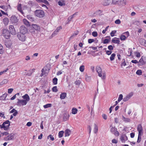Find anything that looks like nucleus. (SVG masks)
I'll list each match as a JSON object with an SVG mask.
<instances>
[{
    "label": "nucleus",
    "instance_id": "18",
    "mask_svg": "<svg viewBox=\"0 0 146 146\" xmlns=\"http://www.w3.org/2000/svg\"><path fill=\"white\" fill-rule=\"evenodd\" d=\"M17 9L21 13L22 15L24 13L22 9L21 4V3H19L18 4Z\"/></svg>",
    "mask_w": 146,
    "mask_h": 146
},
{
    "label": "nucleus",
    "instance_id": "52",
    "mask_svg": "<svg viewBox=\"0 0 146 146\" xmlns=\"http://www.w3.org/2000/svg\"><path fill=\"white\" fill-rule=\"evenodd\" d=\"M123 34L125 35L126 36L127 38L129 36V34L128 31L124 32Z\"/></svg>",
    "mask_w": 146,
    "mask_h": 146
},
{
    "label": "nucleus",
    "instance_id": "23",
    "mask_svg": "<svg viewBox=\"0 0 146 146\" xmlns=\"http://www.w3.org/2000/svg\"><path fill=\"white\" fill-rule=\"evenodd\" d=\"M58 1V4L59 5L62 6L65 5V3L64 0H57Z\"/></svg>",
    "mask_w": 146,
    "mask_h": 146
},
{
    "label": "nucleus",
    "instance_id": "59",
    "mask_svg": "<svg viewBox=\"0 0 146 146\" xmlns=\"http://www.w3.org/2000/svg\"><path fill=\"white\" fill-rule=\"evenodd\" d=\"M102 116L103 118L104 119L106 120L107 119V116L105 114H103L102 115Z\"/></svg>",
    "mask_w": 146,
    "mask_h": 146
},
{
    "label": "nucleus",
    "instance_id": "3",
    "mask_svg": "<svg viewBox=\"0 0 146 146\" xmlns=\"http://www.w3.org/2000/svg\"><path fill=\"white\" fill-rule=\"evenodd\" d=\"M2 35L6 39H9L10 37V34L7 29H3Z\"/></svg>",
    "mask_w": 146,
    "mask_h": 146
},
{
    "label": "nucleus",
    "instance_id": "20",
    "mask_svg": "<svg viewBox=\"0 0 146 146\" xmlns=\"http://www.w3.org/2000/svg\"><path fill=\"white\" fill-rule=\"evenodd\" d=\"M3 22L5 26L7 25L9 23V19L5 17L3 19Z\"/></svg>",
    "mask_w": 146,
    "mask_h": 146
},
{
    "label": "nucleus",
    "instance_id": "27",
    "mask_svg": "<svg viewBox=\"0 0 146 146\" xmlns=\"http://www.w3.org/2000/svg\"><path fill=\"white\" fill-rule=\"evenodd\" d=\"M46 71H47V70H44V68H43L42 70L41 76L43 75L44 76H46L47 75L48 72H48H46Z\"/></svg>",
    "mask_w": 146,
    "mask_h": 146
},
{
    "label": "nucleus",
    "instance_id": "32",
    "mask_svg": "<svg viewBox=\"0 0 146 146\" xmlns=\"http://www.w3.org/2000/svg\"><path fill=\"white\" fill-rule=\"evenodd\" d=\"M115 56V53H113L111 55L110 57V59L111 61L113 60Z\"/></svg>",
    "mask_w": 146,
    "mask_h": 146
},
{
    "label": "nucleus",
    "instance_id": "38",
    "mask_svg": "<svg viewBox=\"0 0 146 146\" xmlns=\"http://www.w3.org/2000/svg\"><path fill=\"white\" fill-rule=\"evenodd\" d=\"M58 79L56 78H54L52 80L53 83L54 85H56L57 83Z\"/></svg>",
    "mask_w": 146,
    "mask_h": 146
},
{
    "label": "nucleus",
    "instance_id": "64",
    "mask_svg": "<svg viewBox=\"0 0 146 146\" xmlns=\"http://www.w3.org/2000/svg\"><path fill=\"white\" fill-rule=\"evenodd\" d=\"M112 142L113 143L116 144L117 143V141L115 139H113L112 141Z\"/></svg>",
    "mask_w": 146,
    "mask_h": 146
},
{
    "label": "nucleus",
    "instance_id": "48",
    "mask_svg": "<svg viewBox=\"0 0 146 146\" xmlns=\"http://www.w3.org/2000/svg\"><path fill=\"white\" fill-rule=\"evenodd\" d=\"M115 23L116 24L119 25L121 23V22L119 19H118L115 21Z\"/></svg>",
    "mask_w": 146,
    "mask_h": 146
},
{
    "label": "nucleus",
    "instance_id": "4",
    "mask_svg": "<svg viewBox=\"0 0 146 146\" xmlns=\"http://www.w3.org/2000/svg\"><path fill=\"white\" fill-rule=\"evenodd\" d=\"M35 15L39 18L42 17L44 15V11L41 10H36L35 11Z\"/></svg>",
    "mask_w": 146,
    "mask_h": 146
},
{
    "label": "nucleus",
    "instance_id": "45",
    "mask_svg": "<svg viewBox=\"0 0 146 146\" xmlns=\"http://www.w3.org/2000/svg\"><path fill=\"white\" fill-rule=\"evenodd\" d=\"M50 138V139L52 141H53L54 140V137H53V136L51 135H49L47 137V139H48L49 138Z\"/></svg>",
    "mask_w": 146,
    "mask_h": 146
},
{
    "label": "nucleus",
    "instance_id": "57",
    "mask_svg": "<svg viewBox=\"0 0 146 146\" xmlns=\"http://www.w3.org/2000/svg\"><path fill=\"white\" fill-rule=\"evenodd\" d=\"M9 134L8 132L7 131L5 132H4L2 133L1 134V135H2L3 136L4 135H7Z\"/></svg>",
    "mask_w": 146,
    "mask_h": 146
},
{
    "label": "nucleus",
    "instance_id": "5",
    "mask_svg": "<svg viewBox=\"0 0 146 146\" xmlns=\"http://www.w3.org/2000/svg\"><path fill=\"white\" fill-rule=\"evenodd\" d=\"M10 20L12 24L15 25H17L18 19L15 15H12L10 18Z\"/></svg>",
    "mask_w": 146,
    "mask_h": 146
},
{
    "label": "nucleus",
    "instance_id": "16",
    "mask_svg": "<svg viewBox=\"0 0 146 146\" xmlns=\"http://www.w3.org/2000/svg\"><path fill=\"white\" fill-rule=\"evenodd\" d=\"M32 26L36 30L38 31H40V28L38 25L36 24H32Z\"/></svg>",
    "mask_w": 146,
    "mask_h": 146
},
{
    "label": "nucleus",
    "instance_id": "17",
    "mask_svg": "<svg viewBox=\"0 0 146 146\" xmlns=\"http://www.w3.org/2000/svg\"><path fill=\"white\" fill-rule=\"evenodd\" d=\"M22 97L25 99L24 100L26 101L27 102H29L30 100L29 97L27 94H26L25 95L22 96Z\"/></svg>",
    "mask_w": 146,
    "mask_h": 146
},
{
    "label": "nucleus",
    "instance_id": "46",
    "mask_svg": "<svg viewBox=\"0 0 146 146\" xmlns=\"http://www.w3.org/2000/svg\"><path fill=\"white\" fill-rule=\"evenodd\" d=\"M84 66L83 65L81 66L80 67V70L81 72L84 71Z\"/></svg>",
    "mask_w": 146,
    "mask_h": 146
},
{
    "label": "nucleus",
    "instance_id": "29",
    "mask_svg": "<svg viewBox=\"0 0 146 146\" xmlns=\"http://www.w3.org/2000/svg\"><path fill=\"white\" fill-rule=\"evenodd\" d=\"M66 96V93L64 92L62 93L60 95V98L62 99H64Z\"/></svg>",
    "mask_w": 146,
    "mask_h": 146
},
{
    "label": "nucleus",
    "instance_id": "39",
    "mask_svg": "<svg viewBox=\"0 0 146 146\" xmlns=\"http://www.w3.org/2000/svg\"><path fill=\"white\" fill-rule=\"evenodd\" d=\"M94 133H96L98 132V127L96 124H94Z\"/></svg>",
    "mask_w": 146,
    "mask_h": 146
},
{
    "label": "nucleus",
    "instance_id": "61",
    "mask_svg": "<svg viewBox=\"0 0 146 146\" xmlns=\"http://www.w3.org/2000/svg\"><path fill=\"white\" fill-rule=\"evenodd\" d=\"M0 116L3 118H5V117L4 116V113H2L0 112Z\"/></svg>",
    "mask_w": 146,
    "mask_h": 146
},
{
    "label": "nucleus",
    "instance_id": "60",
    "mask_svg": "<svg viewBox=\"0 0 146 146\" xmlns=\"http://www.w3.org/2000/svg\"><path fill=\"white\" fill-rule=\"evenodd\" d=\"M13 88H10L8 90V93L9 94H11L13 91Z\"/></svg>",
    "mask_w": 146,
    "mask_h": 146
},
{
    "label": "nucleus",
    "instance_id": "26",
    "mask_svg": "<svg viewBox=\"0 0 146 146\" xmlns=\"http://www.w3.org/2000/svg\"><path fill=\"white\" fill-rule=\"evenodd\" d=\"M13 115L14 116H16L18 114V113L17 110L15 109H13L9 112L10 113H13Z\"/></svg>",
    "mask_w": 146,
    "mask_h": 146
},
{
    "label": "nucleus",
    "instance_id": "15",
    "mask_svg": "<svg viewBox=\"0 0 146 146\" xmlns=\"http://www.w3.org/2000/svg\"><path fill=\"white\" fill-rule=\"evenodd\" d=\"M120 139L122 142L125 143L127 140L128 138L126 135H123L121 136Z\"/></svg>",
    "mask_w": 146,
    "mask_h": 146
},
{
    "label": "nucleus",
    "instance_id": "1",
    "mask_svg": "<svg viewBox=\"0 0 146 146\" xmlns=\"http://www.w3.org/2000/svg\"><path fill=\"white\" fill-rule=\"evenodd\" d=\"M96 71L98 74V76L101 77L102 79H104L106 78V74L104 72H102L101 68L99 66L96 67Z\"/></svg>",
    "mask_w": 146,
    "mask_h": 146
},
{
    "label": "nucleus",
    "instance_id": "6",
    "mask_svg": "<svg viewBox=\"0 0 146 146\" xmlns=\"http://www.w3.org/2000/svg\"><path fill=\"white\" fill-rule=\"evenodd\" d=\"M10 125V122L7 120L3 123V129L5 131H7L9 129V126Z\"/></svg>",
    "mask_w": 146,
    "mask_h": 146
},
{
    "label": "nucleus",
    "instance_id": "42",
    "mask_svg": "<svg viewBox=\"0 0 146 146\" xmlns=\"http://www.w3.org/2000/svg\"><path fill=\"white\" fill-rule=\"evenodd\" d=\"M123 96L122 94H120L119 97L118 99V102H120L123 99Z\"/></svg>",
    "mask_w": 146,
    "mask_h": 146
},
{
    "label": "nucleus",
    "instance_id": "11",
    "mask_svg": "<svg viewBox=\"0 0 146 146\" xmlns=\"http://www.w3.org/2000/svg\"><path fill=\"white\" fill-rule=\"evenodd\" d=\"M20 33L22 34H25L27 33V28L24 26H23L20 28Z\"/></svg>",
    "mask_w": 146,
    "mask_h": 146
},
{
    "label": "nucleus",
    "instance_id": "53",
    "mask_svg": "<svg viewBox=\"0 0 146 146\" xmlns=\"http://www.w3.org/2000/svg\"><path fill=\"white\" fill-rule=\"evenodd\" d=\"M95 41L94 39H89L88 40V42L89 43H91Z\"/></svg>",
    "mask_w": 146,
    "mask_h": 146
},
{
    "label": "nucleus",
    "instance_id": "14",
    "mask_svg": "<svg viewBox=\"0 0 146 146\" xmlns=\"http://www.w3.org/2000/svg\"><path fill=\"white\" fill-rule=\"evenodd\" d=\"M19 40L23 42L25 40V36L24 34L19 35H17Z\"/></svg>",
    "mask_w": 146,
    "mask_h": 146
},
{
    "label": "nucleus",
    "instance_id": "34",
    "mask_svg": "<svg viewBox=\"0 0 146 146\" xmlns=\"http://www.w3.org/2000/svg\"><path fill=\"white\" fill-rule=\"evenodd\" d=\"M127 38L126 36L123 35H122L120 37V39L121 40H125Z\"/></svg>",
    "mask_w": 146,
    "mask_h": 146
},
{
    "label": "nucleus",
    "instance_id": "2",
    "mask_svg": "<svg viewBox=\"0 0 146 146\" xmlns=\"http://www.w3.org/2000/svg\"><path fill=\"white\" fill-rule=\"evenodd\" d=\"M111 3L122 6L126 5L127 1L125 0H112Z\"/></svg>",
    "mask_w": 146,
    "mask_h": 146
},
{
    "label": "nucleus",
    "instance_id": "56",
    "mask_svg": "<svg viewBox=\"0 0 146 146\" xmlns=\"http://www.w3.org/2000/svg\"><path fill=\"white\" fill-rule=\"evenodd\" d=\"M108 48L109 50H111V51L113 50V47L111 45L109 46H108Z\"/></svg>",
    "mask_w": 146,
    "mask_h": 146
},
{
    "label": "nucleus",
    "instance_id": "7",
    "mask_svg": "<svg viewBox=\"0 0 146 146\" xmlns=\"http://www.w3.org/2000/svg\"><path fill=\"white\" fill-rule=\"evenodd\" d=\"M137 130L138 131V135L142 136L143 134V129L141 124H139L137 126Z\"/></svg>",
    "mask_w": 146,
    "mask_h": 146
},
{
    "label": "nucleus",
    "instance_id": "63",
    "mask_svg": "<svg viewBox=\"0 0 146 146\" xmlns=\"http://www.w3.org/2000/svg\"><path fill=\"white\" fill-rule=\"evenodd\" d=\"M115 135L116 136H118L119 135V133L118 131H117V130L115 131V132L114 133Z\"/></svg>",
    "mask_w": 146,
    "mask_h": 146
},
{
    "label": "nucleus",
    "instance_id": "49",
    "mask_svg": "<svg viewBox=\"0 0 146 146\" xmlns=\"http://www.w3.org/2000/svg\"><path fill=\"white\" fill-rule=\"evenodd\" d=\"M136 73L138 75H141L142 74V72L141 70H137L136 72Z\"/></svg>",
    "mask_w": 146,
    "mask_h": 146
},
{
    "label": "nucleus",
    "instance_id": "51",
    "mask_svg": "<svg viewBox=\"0 0 146 146\" xmlns=\"http://www.w3.org/2000/svg\"><path fill=\"white\" fill-rule=\"evenodd\" d=\"M141 136L138 135V139L137 141V142L139 143L140 142L141 139Z\"/></svg>",
    "mask_w": 146,
    "mask_h": 146
},
{
    "label": "nucleus",
    "instance_id": "13",
    "mask_svg": "<svg viewBox=\"0 0 146 146\" xmlns=\"http://www.w3.org/2000/svg\"><path fill=\"white\" fill-rule=\"evenodd\" d=\"M62 28V27L61 26L57 27L56 30L52 33L51 35L53 37L56 35L58 34L59 31Z\"/></svg>",
    "mask_w": 146,
    "mask_h": 146
},
{
    "label": "nucleus",
    "instance_id": "22",
    "mask_svg": "<svg viewBox=\"0 0 146 146\" xmlns=\"http://www.w3.org/2000/svg\"><path fill=\"white\" fill-rule=\"evenodd\" d=\"M112 42L113 43L119 44L120 42V40L119 38H115L112 39Z\"/></svg>",
    "mask_w": 146,
    "mask_h": 146
},
{
    "label": "nucleus",
    "instance_id": "19",
    "mask_svg": "<svg viewBox=\"0 0 146 146\" xmlns=\"http://www.w3.org/2000/svg\"><path fill=\"white\" fill-rule=\"evenodd\" d=\"M110 2V0H104L102 2V4L104 5L107 6L109 5Z\"/></svg>",
    "mask_w": 146,
    "mask_h": 146
},
{
    "label": "nucleus",
    "instance_id": "50",
    "mask_svg": "<svg viewBox=\"0 0 146 146\" xmlns=\"http://www.w3.org/2000/svg\"><path fill=\"white\" fill-rule=\"evenodd\" d=\"M116 31L115 30L113 31L110 33V35L111 36H114V34L116 33Z\"/></svg>",
    "mask_w": 146,
    "mask_h": 146
},
{
    "label": "nucleus",
    "instance_id": "37",
    "mask_svg": "<svg viewBox=\"0 0 146 146\" xmlns=\"http://www.w3.org/2000/svg\"><path fill=\"white\" fill-rule=\"evenodd\" d=\"M64 131H60L58 133V137L59 138L62 137L63 135Z\"/></svg>",
    "mask_w": 146,
    "mask_h": 146
},
{
    "label": "nucleus",
    "instance_id": "21",
    "mask_svg": "<svg viewBox=\"0 0 146 146\" xmlns=\"http://www.w3.org/2000/svg\"><path fill=\"white\" fill-rule=\"evenodd\" d=\"M23 21L24 24H25L27 27H30L31 24L26 19H24L23 20Z\"/></svg>",
    "mask_w": 146,
    "mask_h": 146
},
{
    "label": "nucleus",
    "instance_id": "8",
    "mask_svg": "<svg viewBox=\"0 0 146 146\" xmlns=\"http://www.w3.org/2000/svg\"><path fill=\"white\" fill-rule=\"evenodd\" d=\"M17 105L19 106H25L26 105L27 103L26 101L24 100H20L19 99H18Z\"/></svg>",
    "mask_w": 146,
    "mask_h": 146
},
{
    "label": "nucleus",
    "instance_id": "31",
    "mask_svg": "<svg viewBox=\"0 0 146 146\" xmlns=\"http://www.w3.org/2000/svg\"><path fill=\"white\" fill-rule=\"evenodd\" d=\"M35 69H31L29 70L27 74V75L28 76H30L34 72V70Z\"/></svg>",
    "mask_w": 146,
    "mask_h": 146
},
{
    "label": "nucleus",
    "instance_id": "47",
    "mask_svg": "<svg viewBox=\"0 0 146 146\" xmlns=\"http://www.w3.org/2000/svg\"><path fill=\"white\" fill-rule=\"evenodd\" d=\"M57 87L56 86H55L52 88V90L53 92H56L58 91L57 89Z\"/></svg>",
    "mask_w": 146,
    "mask_h": 146
},
{
    "label": "nucleus",
    "instance_id": "54",
    "mask_svg": "<svg viewBox=\"0 0 146 146\" xmlns=\"http://www.w3.org/2000/svg\"><path fill=\"white\" fill-rule=\"evenodd\" d=\"M110 42V40L107 39H105L103 41V43L104 44L108 43Z\"/></svg>",
    "mask_w": 146,
    "mask_h": 146
},
{
    "label": "nucleus",
    "instance_id": "55",
    "mask_svg": "<svg viewBox=\"0 0 146 146\" xmlns=\"http://www.w3.org/2000/svg\"><path fill=\"white\" fill-rule=\"evenodd\" d=\"M92 35L94 37H96L98 35V33L94 31L92 33Z\"/></svg>",
    "mask_w": 146,
    "mask_h": 146
},
{
    "label": "nucleus",
    "instance_id": "10",
    "mask_svg": "<svg viewBox=\"0 0 146 146\" xmlns=\"http://www.w3.org/2000/svg\"><path fill=\"white\" fill-rule=\"evenodd\" d=\"M15 139V135L12 133L7 136L4 138V139L6 141H10L14 139Z\"/></svg>",
    "mask_w": 146,
    "mask_h": 146
},
{
    "label": "nucleus",
    "instance_id": "9",
    "mask_svg": "<svg viewBox=\"0 0 146 146\" xmlns=\"http://www.w3.org/2000/svg\"><path fill=\"white\" fill-rule=\"evenodd\" d=\"M9 31L10 33L13 35L16 34V32L14 26L12 25H10L9 26Z\"/></svg>",
    "mask_w": 146,
    "mask_h": 146
},
{
    "label": "nucleus",
    "instance_id": "25",
    "mask_svg": "<svg viewBox=\"0 0 146 146\" xmlns=\"http://www.w3.org/2000/svg\"><path fill=\"white\" fill-rule=\"evenodd\" d=\"M71 133V131L68 129H66L65 131V137L69 136Z\"/></svg>",
    "mask_w": 146,
    "mask_h": 146
},
{
    "label": "nucleus",
    "instance_id": "62",
    "mask_svg": "<svg viewBox=\"0 0 146 146\" xmlns=\"http://www.w3.org/2000/svg\"><path fill=\"white\" fill-rule=\"evenodd\" d=\"M139 62L141 63V65L143 64V58H141L139 60Z\"/></svg>",
    "mask_w": 146,
    "mask_h": 146
},
{
    "label": "nucleus",
    "instance_id": "35",
    "mask_svg": "<svg viewBox=\"0 0 146 146\" xmlns=\"http://www.w3.org/2000/svg\"><path fill=\"white\" fill-rule=\"evenodd\" d=\"M27 18L30 21H33L34 20V19L33 17L31 15H28L27 16Z\"/></svg>",
    "mask_w": 146,
    "mask_h": 146
},
{
    "label": "nucleus",
    "instance_id": "36",
    "mask_svg": "<svg viewBox=\"0 0 146 146\" xmlns=\"http://www.w3.org/2000/svg\"><path fill=\"white\" fill-rule=\"evenodd\" d=\"M77 110L76 108H73L72 110V113L75 114L77 113Z\"/></svg>",
    "mask_w": 146,
    "mask_h": 146
},
{
    "label": "nucleus",
    "instance_id": "58",
    "mask_svg": "<svg viewBox=\"0 0 146 146\" xmlns=\"http://www.w3.org/2000/svg\"><path fill=\"white\" fill-rule=\"evenodd\" d=\"M106 54L108 55L111 54L112 53V51L111 50H106Z\"/></svg>",
    "mask_w": 146,
    "mask_h": 146
},
{
    "label": "nucleus",
    "instance_id": "24",
    "mask_svg": "<svg viewBox=\"0 0 146 146\" xmlns=\"http://www.w3.org/2000/svg\"><path fill=\"white\" fill-rule=\"evenodd\" d=\"M69 117V114L66 113H65L64 114L63 116V119L64 121H66Z\"/></svg>",
    "mask_w": 146,
    "mask_h": 146
},
{
    "label": "nucleus",
    "instance_id": "41",
    "mask_svg": "<svg viewBox=\"0 0 146 146\" xmlns=\"http://www.w3.org/2000/svg\"><path fill=\"white\" fill-rule=\"evenodd\" d=\"M52 106V104H47L43 106L44 108H45L50 107Z\"/></svg>",
    "mask_w": 146,
    "mask_h": 146
},
{
    "label": "nucleus",
    "instance_id": "28",
    "mask_svg": "<svg viewBox=\"0 0 146 146\" xmlns=\"http://www.w3.org/2000/svg\"><path fill=\"white\" fill-rule=\"evenodd\" d=\"M102 12L101 11L99 10L96 11L93 14V15L94 16H96L97 15H102L101 14Z\"/></svg>",
    "mask_w": 146,
    "mask_h": 146
},
{
    "label": "nucleus",
    "instance_id": "30",
    "mask_svg": "<svg viewBox=\"0 0 146 146\" xmlns=\"http://www.w3.org/2000/svg\"><path fill=\"white\" fill-rule=\"evenodd\" d=\"M122 119L125 122H130V120L129 119L125 118L124 116H122Z\"/></svg>",
    "mask_w": 146,
    "mask_h": 146
},
{
    "label": "nucleus",
    "instance_id": "43",
    "mask_svg": "<svg viewBox=\"0 0 146 146\" xmlns=\"http://www.w3.org/2000/svg\"><path fill=\"white\" fill-rule=\"evenodd\" d=\"M81 83V81L80 80H76L75 82V83L76 85L79 86Z\"/></svg>",
    "mask_w": 146,
    "mask_h": 146
},
{
    "label": "nucleus",
    "instance_id": "40",
    "mask_svg": "<svg viewBox=\"0 0 146 146\" xmlns=\"http://www.w3.org/2000/svg\"><path fill=\"white\" fill-rule=\"evenodd\" d=\"M117 130V129L115 127H112L110 129V131L111 133H114Z\"/></svg>",
    "mask_w": 146,
    "mask_h": 146
},
{
    "label": "nucleus",
    "instance_id": "44",
    "mask_svg": "<svg viewBox=\"0 0 146 146\" xmlns=\"http://www.w3.org/2000/svg\"><path fill=\"white\" fill-rule=\"evenodd\" d=\"M3 46L0 44V54H2L3 52Z\"/></svg>",
    "mask_w": 146,
    "mask_h": 146
},
{
    "label": "nucleus",
    "instance_id": "12",
    "mask_svg": "<svg viewBox=\"0 0 146 146\" xmlns=\"http://www.w3.org/2000/svg\"><path fill=\"white\" fill-rule=\"evenodd\" d=\"M133 92H132L130 93L129 94L127 95L126 97H124L123 99V101L124 102H126L128 100L133 96Z\"/></svg>",
    "mask_w": 146,
    "mask_h": 146
},
{
    "label": "nucleus",
    "instance_id": "33",
    "mask_svg": "<svg viewBox=\"0 0 146 146\" xmlns=\"http://www.w3.org/2000/svg\"><path fill=\"white\" fill-rule=\"evenodd\" d=\"M78 31H76L74 33L72 34V35L70 36V38L71 39L73 38L75 36L77 35L78 34Z\"/></svg>",
    "mask_w": 146,
    "mask_h": 146
}]
</instances>
